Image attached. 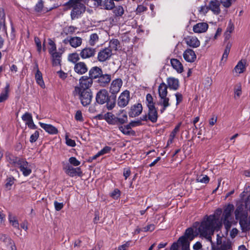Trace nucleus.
Returning <instances> with one entry per match:
<instances>
[{"instance_id":"20e7f679","label":"nucleus","mask_w":250,"mask_h":250,"mask_svg":"<svg viewBox=\"0 0 250 250\" xmlns=\"http://www.w3.org/2000/svg\"><path fill=\"white\" fill-rule=\"evenodd\" d=\"M233 210V206L229 205L225 209L221 219L227 231L230 229L233 223H234L231 214ZM235 223H236L235 222Z\"/></svg>"},{"instance_id":"c756f323","label":"nucleus","mask_w":250,"mask_h":250,"mask_svg":"<svg viewBox=\"0 0 250 250\" xmlns=\"http://www.w3.org/2000/svg\"><path fill=\"white\" fill-rule=\"evenodd\" d=\"M186 42L188 45L193 48L197 47L200 44V41L195 37H188L186 38Z\"/></svg>"},{"instance_id":"39448f33","label":"nucleus","mask_w":250,"mask_h":250,"mask_svg":"<svg viewBox=\"0 0 250 250\" xmlns=\"http://www.w3.org/2000/svg\"><path fill=\"white\" fill-rule=\"evenodd\" d=\"M210 244L211 250H232L231 242L224 239L219 234L217 235L216 244H215L212 241Z\"/></svg>"},{"instance_id":"774afa93","label":"nucleus","mask_w":250,"mask_h":250,"mask_svg":"<svg viewBox=\"0 0 250 250\" xmlns=\"http://www.w3.org/2000/svg\"><path fill=\"white\" fill-rule=\"evenodd\" d=\"M54 204L55 208L57 211H60L63 207V204L62 203H59L56 201H54Z\"/></svg>"},{"instance_id":"4468645a","label":"nucleus","mask_w":250,"mask_h":250,"mask_svg":"<svg viewBox=\"0 0 250 250\" xmlns=\"http://www.w3.org/2000/svg\"><path fill=\"white\" fill-rule=\"evenodd\" d=\"M96 50L95 48L91 47H85L83 49L80 53V56L83 59H89L95 56Z\"/></svg>"},{"instance_id":"412c9836","label":"nucleus","mask_w":250,"mask_h":250,"mask_svg":"<svg viewBox=\"0 0 250 250\" xmlns=\"http://www.w3.org/2000/svg\"><path fill=\"white\" fill-rule=\"evenodd\" d=\"M158 104L162 106L160 110L161 113H163L167 107L170 106L169 99L167 96L160 97Z\"/></svg>"},{"instance_id":"72a5a7b5","label":"nucleus","mask_w":250,"mask_h":250,"mask_svg":"<svg viewBox=\"0 0 250 250\" xmlns=\"http://www.w3.org/2000/svg\"><path fill=\"white\" fill-rule=\"evenodd\" d=\"M158 93L160 97L167 96V86L164 83H160L158 87Z\"/></svg>"},{"instance_id":"c9c22d12","label":"nucleus","mask_w":250,"mask_h":250,"mask_svg":"<svg viewBox=\"0 0 250 250\" xmlns=\"http://www.w3.org/2000/svg\"><path fill=\"white\" fill-rule=\"evenodd\" d=\"M120 42L117 39H112L109 42V46L107 48L111 49V52L113 51H117L119 48Z\"/></svg>"},{"instance_id":"9b49d317","label":"nucleus","mask_w":250,"mask_h":250,"mask_svg":"<svg viewBox=\"0 0 250 250\" xmlns=\"http://www.w3.org/2000/svg\"><path fill=\"white\" fill-rule=\"evenodd\" d=\"M129 99V91L127 90H125L120 94L118 98L117 102L118 106L121 107L126 106L128 104Z\"/></svg>"},{"instance_id":"c03bdc74","label":"nucleus","mask_w":250,"mask_h":250,"mask_svg":"<svg viewBox=\"0 0 250 250\" xmlns=\"http://www.w3.org/2000/svg\"><path fill=\"white\" fill-rule=\"evenodd\" d=\"M6 157L7 160L9 162V163L14 165L15 167L18 163V161L21 159L20 158L15 157L10 154H6Z\"/></svg>"},{"instance_id":"f03ea898","label":"nucleus","mask_w":250,"mask_h":250,"mask_svg":"<svg viewBox=\"0 0 250 250\" xmlns=\"http://www.w3.org/2000/svg\"><path fill=\"white\" fill-rule=\"evenodd\" d=\"M235 216L239 220V224L243 231L250 229V216H248V212L244 210L242 206H238L235 210Z\"/></svg>"},{"instance_id":"8fccbe9b","label":"nucleus","mask_w":250,"mask_h":250,"mask_svg":"<svg viewBox=\"0 0 250 250\" xmlns=\"http://www.w3.org/2000/svg\"><path fill=\"white\" fill-rule=\"evenodd\" d=\"M10 224L15 228L19 229V224L16 217L12 214H9L8 217Z\"/></svg>"},{"instance_id":"680f3d73","label":"nucleus","mask_w":250,"mask_h":250,"mask_svg":"<svg viewBox=\"0 0 250 250\" xmlns=\"http://www.w3.org/2000/svg\"><path fill=\"white\" fill-rule=\"evenodd\" d=\"M39 136V132L38 131H36L30 137V142L34 143L37 141Z\"/></svg>"},{"instance_id":"1a4fd4ad","label":"nucleus","mask_w":250,"mask_h":250,"mask_svg":"<svg viewBox=\"0 0 250 250\" xmlns=\"http://www.w3.org/2000/svg\"><path fill=\"white\" fill-rule=\"evenodd\" d=\"M113 53L111 52V49L105 47L100 50L97 55V59L100 62H104L109 60L112 56Z\"/></svg>"},{"instance_id":"864d4df0","label":"nucleus","mask_w":250,"mask_h":250,"mask_svg":"<svg viewBox=\"0 0 250 250\" xmlns=\"http://www.w3.org/2000/svg\"><path fill=\"white\" fill-rule=\"evenodd\" d=\"M146 102L148 108L153 107L155 106L153 103V97L150 94H147L146 96Z\"/></svg>"},{"instance_id":"37998d69","label":"nucleus","mask_w":250,"mask_h":250,"mask_svg":"<svg viewBox=\"0 0 250 250\" xmlns=\"http://www.w3.org/2000/svg\"><path fill=\"white\" fill-rule=\"evenodd\" d=\"M114 6V3L112 0H105L102 5L103 8L106 10H112Z\"/></svg>"},{"instance_id":"dca6fc26","label":"nucleus","mask_w":250,"mask_h":250,"mask_svg":"<svg viewBox=\"0 0 250 250\" xmlns=\"http://www.w3.org/2000/svg\"><path fill=\"white\" fill-rule=\"evenodd\" d=\"M21 119L25 122V125L30 129H35L37 128L36 125L33 122L32 115L30 113L26 112L22 116Z\"/></svg>"},{"instance_id":"ea45409f","label":"nucleus","mask_w":250,"mask_h":250,"mask_svg":"<svg viewBox=\"0 0 250 250\" xmlns=\"http://www.w3.org/2000/svg\"><path fill=\"white\" fill-rule=\"evenodd\" d=\"M15 179L12 177L10 176L8 177L5 181L4 187L7 190H10L11 189L12 186L14 185L15 181Z\"/></svg>"},{"instance_id":"13d9d810","label":"nucleus","mask_w":250,"mask_h":250,"mask_svg":"<svg viewBox=\"0 0 250 250\" xmlns=\"http://www.w3.org/2000/svg\"><path fill=\"white\" fill-rule=\"evenodd\" d=\"M234 26L233 24L231 23V21H229L227 29V31L226 32V38L229 37V36H230V34L232 32Z\"/></svg>"},{"instance_id":"f3484780","label":"nucleus","mask_w":250,"mask_h":250,"mask_svg":"<svg viewBox=\"0 0 250 250\" xmlns=\"http://www.w3.org/2000/svg\"><path fill=\"white\" fill-rule=\"evenodd\" d=\"M184 59L189 62H193L196 59V55L193 50L191 49L186 50L183 53Z\"/></svg>"},{"instance_id":"f257e3e1","label":"nucleus","mask_w":250,"mask_h":250,"mask_svg":"<svg viewBox=\"0 0 250 250\" xmlns=\"http://www.w3.org/2000/svg\"><path fill=\"white\" fill-rule=\"evenodd\" d=\"M222 223L219 221V217L215 214L206 216L200 223L195 222L194 227L198 230L200 237L205 238L208 241L212 243V235L214 230L219 228Z\"/></svg>"},{"instance_id":"2f4dec72","label":"nucleus","mask_w":250,"mask_h":250,"mask_svg":"<svg viewBox=\"0 0 250 250\" xmlns=\"http://www.w3.org/2000/svg\"><path fill=\"white\" fill-rule=\"evenodd\" d=\"M82 39L79 37H71L70 46L73 48H77L81 45Z\"/></svg>"},{"instance_id":"7c9ffc66","label":"nucleus","mask_w":250,"mask_h":250,"mask_svg":"<svg viewBox=\"0 0 250 250\" xmlns=\"http://www.w3.org/2000/svg\"><path fill=\"white\" fill-rule=\"evenodd\" d=\"M51 55L53 65L58 66L60 65L61 61V53L58 52H55V53Z\"/></svg>"},{"instance_id":"473e14b6","label":"nucleus","mask_w":250,"mask_h":250,"mask_svg":"<svg viewBox=\"0 0 250 250\" xmlns=\"http://www.w3.org/2000/svg\"><path fill=\"white\" fill-rule=\"evenodd\" d=\"M35 80L37 83L42 88H45V84L42 79L41 72L38 69L35 74Z\"/></svg>"},{"instance_id":"79ce46f5","label":"nucleus","mask_w":250,"mask_h":250,"mask_svg":"<svg viewBox=\"0 0 250 250\" xmlns=\"http://www.w3.org/2000/svg\"><path fill=\"white\" fill-rule=\"evenodd\" d=\"M99 41V36L96 33H93L90 35L88 41L90 46H94Z\"/></svg>"},{"instance_id":"bb28decb","label":"nucleus","mask_w":250,"mask_h":250,"mask_svg":"<svg viewBox=\"0 0 250 250\" xmlns=\"http://www.w3.org/2000/svg\"><path fill=\"white\" fill-rule=\"evenodd\" d=\"M167 83L170 89L176 90L179 87V82L177 79L173 77H170L167 79Z\"/></svg>"},{"instance_id":"052dcab7","label":"nucleus","mask_w":250,"mask_h":250,"mask_svg":"<svg viewBox=\"0 0 250 250\" xmlns=\"http://www.w3.org/2000/svg\"><path fill=\"white\" fill-rule=\"evenodd\" d=\"M107 121L111 124H114V115L111 113H107L105 115Z\"/></svg>"},{"instance_id":"a19ab883","label":"nucleus","mask_w":250,"mask_h":250,"mask_svg":"<svg viewBox=\"0 0 250 250\" xmlns=\"http://www.w3.org/2000/svg\"><path fill=\"white\" fill-rule=\"evenodd\" d=\"M9 89V84L7 83L4 88V91L2 92L0 94V102H3L8 98Z\"/></svg>"},{"instance_id":"09e8293b","label":"nucleus","mask_w":250,"mask_h":250,"mask_svg":"<svg viewBox=\"0 0 250 250\" xmlns=\"http://www.w3.org/2000/svg\"><path fill=\"white\" fill-rule=\"evenodd\" d=\"M234 92V98H239L242 94V86L240 83H238L235 85Z\"/></svg>"},{"instance_id":"69168bd1","label":"nucleus","mask_w":250,"mask_h":250,"mask_svg":"<svg viewBox=\"0 0 250 250\" xmlns=\"http://www.w3.org/2000/svg\"><path fill=\"white\" fill-rule=\"evenodd\" d=\"M222 4L226 8L229 7L233 2L232 0H220Z\"/></svg>"},{"instance_id":"603ef678","label":"nucleus","mask_w":250,"mask_h":250,"mask_svg":"<svg viewBox=\"0 0 250 250\" xmlns=\"http://www.w3.org/2000/svg\"><path fill=\"white\" fill-rule=\"evenodd\" d=\"M106 107L108 110L112 109L115 106L116 104V97H113L111 99L109 98V100L106 102Z\"/></svg>"},{"instance_id":"4c0bfd02","label":"nucleus","mask_w":250,"mask_h":250,"mask_svg":"<svg viewBox=\"0 0 250 250\" xmlns=\"http://www.w3.org/2000/svg\"><path fill=\"white\" fill-rule=\"evenodd\" d=\"M178 242L182 245V250H190L189 243L188 240H186L184 237H180Z\"/></svg>"},{"instance_id":"e433bc0d","label":"nucleus","mask_w":250,"mask_h":250,"mask_svg":"<svg viewBox=\"0 0 250 250\" xmlns=\"http://www.w3.org/2000/svg\"><path fill=\"white\" fill-rule=\"evenodd\" d=\"M186 240H192L194 238V230L192 228H189L186 230L185 235L183 236Z\"/></svg>"},{"instance_id":"4d7b16f0","label":"nucleus","mask_w":250,"mask_h":250,"mask_svg":"<svg viewBox=\"0 0 250 250\" xmlns=\"http://www.w3.org/2000/svg\"><path fill=\"white\" fill-rule=\"evenodd\" d=\"M155 229V226L153 224H148L146 226L143 227L144 232L153 231Z\"/></svg>"},{"instance_id":"4be33fe9","label":"nucleus","mask_w":250,"mask_h":250,"mask_svg":"<svg viewBox=\"0 0 250 250\" xmlns=\"http://www.w3.org/2000/svg\"><path fill=\"white\" fill-rule=\"evenodd\" d=\"M75 71L79 74L82 75L86 73L88 70V68L84 62H77L74 66Z\"/></svg>"},{"instance_id":"6ab92c4d","label":"nucleus","mask_w":250,"mask_h":250,"mask_svg":"<svg viewBox=\"0 0 250 250\" xmlns=\"http://www.w3.org/2000/svg\"><path fill=\"white\" fill-rule=\"evenodd\" d=\"M39 124L42 128L50 134L54 135L57 134L58 133V129L52 125L44 124L41 122H40Z\"/></svg>"},{"instance_id":"9d476101","label":"nucleus","mask_w":250,"mask_h":250,"mask_svg":"<svg viewBox=\"0 0 250 250\" xmlns=\"http://www.w3.org/2000/svg\"><path fill=\"white\" fill-rule=\"evenodd\" d=\"M109 97L108 92L106 89H101L96 94V101L98 104H103L108 101Z\"/></svg>"},{"instance_id":"f8f14e48","label":"nucleus","mask_w":250,"mask_h":250,"mask_svg":"<svg viewBox=\"0 0 250 250\" xmlns=\"http://www.w3.org/2000/svg\"><path fill=\"white\" fill-rule=\"evenodd\" d=\"M93 83V81L89 77L82 76L79 80V85L76 86L75 88H80L84 90H90L89 88L91 87Z\"/></svg>"},{"instance_id":"58836bf2","label":"nucleus","mask_w":250,"mask_h":250,"mask_svg":"<svg viewBox=\"0 0 250 250\" xmlns=\"http://www.w3.org/2000/svg\"><path fill=\"white\" fill-rule=\"evenodd\" d=\"M112 10L114 15L116 17H121L124 13V10L122 6H114Z\"/></svg>"},{"instance_id":"a211bd4d","label":"nucleus","mask_w":250,"mask_h":250,"mask_svg":"<svg viewBox=\"0 0 250 250\" xmlns=\"http://www.w3.org/2000/svg\"><path fill=\"white\" fill-rule=\"evenodd\" d=\"M127 122V116L124 110H121L117 114V117L114 118V124L119 123L124 124Z\"/></svg>"},{"instance_id":"338daca9","label":"nucleus","mask_w":250,"mask_h":250,"mask_svg":"<svg viewBox=\"0 0 250 250\" xmlns=\"http://www.w3.org/2000/svg\"><path fill=\"white\" fill-rule=\"evenodd\" d=\"M43 1L41 0L36 4L35 6V10L38 12H41L43 8Z\"/></svg>"},{"instance_id":"6e6d98bb","label":"nucleus","mask_w":250,"mask_h":250,"mask_svg":"<svg viewBox=\"0 0 250 250\" xmlns=\"http://www.w3.org/2000/svg\"><path fill=\"white\" fill-rule=\"evenodd\" d=\"M68 161L70 164L75 167H77L81 164L80 161L77 160L75 157H71L69 158Z\"/></svg>"},{"instance_id":"423d86ee","label":"nucleus","mask_w":250,"mask_h":250,"mask_svg":"<svg viewBox=\"0 0 250 250\" xmlns=\"http://www.w3.org/2000/svg\"><path fill=\"white\" fill-rule=\"evenodd\" d=\"M66 4L73 7L70 14L72 20L79 18L81 14L85 11V6L81 2L68 3L67 2Z\"/></svg>"},{"instance_id":"cd10ccee","label":"nucleus","mask_w":250,"mask_h":250,"mask_svg":"<svg viewBox=\"0 0 250 250\" xmlns=\"http://www.w3.org/2000/svg\"><path fill=\"white\" fill-rule=\"evenodd\" d=\"M171 66L178 73H181L184 71L182 63L176 59H171L170 60Z\"/></svg>"},{"instance_id":"2eb2a0df","label":"nucleus","mask_w":250,"mask_h":250,"mask_svg":"<svg viewBox=\"0 0 250 250\" xmlns=\"http://www.w3.org/2000/svg\"><path fill=\"white\" fill-rule=\"evenodd\" d=\"M143 107L141 104L138 103L131 106L128 112L129 117L133 118L139 116L142 112Z\"/></svg>"},{"instance_id":"b1692460","label":"nucleus","mask_w":250,"mask_h":250,"mask_svg":"<svg viewBox=\"0 0 250 250\" xmlns=\"http://www.w3.org/2000/svg\"><path fill=\"white\" fill-rule=\"evenodd\" d=\"M102 73V70L97 66H94L91 68L89 71V78L93 79L99 78Z\"/></svg>"},{"instance_id":"de8ad7c7","label":"nucleus","mask_w":250,"mask_h":250,"mask_svg":"<svg viewBox=\"0 0 250 250\" xmlns=\"http://www.w3.org/2000/svg\"><path fill=\"white\" fill-rule=\"evenodd\" d=\"M68 60L69 62L76 64L80 60L79 55L77 53L70 54L68 56Z\"/></svg>"},{"instance_id":"c85d7f7f","label":"nucleus","mask_w":250,"mask_h":250,"mask_svg":"<svg viewBox=\"0 0 250 250\" xmlns=\"http://www.w3.org/2000/svg\"><path fill=\"white\" fill-rule=\"evenodd\" d=\"M148 108V119L152 123H156L158 119V112L155 106Z\"/></svg>"},{"instance_id":"5fc2aeb1","label":"nucleus","mask_w":250,"mask_h":250,"mask_svg":"<svg viewBox=\"0 0 250 250\" xmlns=\"http://www.w3.org/2000/svg\"><path fill=\"white\" fill-rule=\"evenodd\" d=\"M49 45L50 47L49 48V53L51 54L56 51V46L55 42L51 40H49Z\"/></svg>"},{"instance_id":"7ed1b4c3","label":"nucleus","mask_w":250,"mask_h":250,"mask_svg":"<svg viewBox=\"0 0 250 250\" xmlns=\"http://www.w3.org/2000/svg\"><path fill=\"white\" fill-rule=\"evenodd\" d=\"M73 95L75 97H78L82 104L84 106H87L91 103L93 97L91 90H84L80 88H75Z\"/></svg>"},{"instance_id":"a878e982","label":"nucleus","mask_w":250,"mask_h":250,"mask_svg":"<svg viewBox=\"0 0 250 250\" xmlns=\"http://www.w3.org/2000/svg\"><path fill=\"white\" fill-rule=\"evenodd\" d=\"M247 62L245 60H241L238 62L237 65L234 68L233 71L236 73H243L246 69Z\"/></svg>"},{"instance_id":"a18cd8bd","label":"nucleus","mask_w":250,"mask_h":250,"mask_svg":"<svg viewBox=\"0 0 250 250\" xmlns=\"http://www.w3.org/2000/svg\"><path fill=\"white\" fill-rule=\"evenodd\" d=\"M209 178L206 175H197L196 178L197 182H200L204 184H207L209 182Z\"/></svg>"},{"instance_id":"aec40b11","label":"nucleus","mask_w":250,"mask_h":250,"mask_svg":"<svg viewBox=\"0 0 250 250\" xmlns=\"http://www.w3.org/2000/svg\"><path fill=\"white\" fill-rule=\"evenodd\" d=\"M208 28V25L206 22L196 23L193 27V31L196 33H202L206 32Z\"/></svg>"},{"instance_id":"49530a36","label":"nucleus","mask_w":250,"mask_h":250,"mask_svg":"<svg viewBox=\"0 0 250 250\" xmlns=\"http://www.w3.org/2000/svg\"><path fill=\"white\" fill-rule=\"evenodd\" d=\"M119 129L125 135H129L132 132L134 133V132L129 128V125H126L125 126H120L119 127Z\"/></svg>"},{"instance_id":"e2e57ef3","label":"nucleus","mask_w":250,"mask_h":250,"mask_svg":"<svg viewBox=\"0 0 250 250\" xmlns=\"http://www.w3.org/2000/svg\"><path fill=\"white\" fill-rule=\"evenodd\" d=\"M66 144L70 146L74 147L76 146V143L74 140L68 138L67 136H65Z\"/></svg>"},{"instance_id":"0e129e2a","label":"nucleus","mask_w":250,"mask_h":250,"mask_svg":"<svg viewBox=\"0 0 250 250\" xmlns=\"http://www.w3.org/2000/svg\"><path fill=\"white\" fill-rule=\"evenodd\" d=\"M75 119L77 121L83 122V121L81 111L78 110L75 115Z\"/></svg>"},{"instance_id":"393cba45","label":"nucleus","mask_w":250,"mask_h":250,"mask_svg":"<svg viewBox=\"0 0 250 250\" xmlns=\"http://www.w3.org/2000/svg\"><path fill=\"white\" fill-rule=\"evenodd\" d=\"M208 8L214 14L218 15L220 13V3L217 0L210 1L208 5Z\"/></svg>"},{"instance_id":"5701e85b","label":"nucleus","mask_w":250,"mask_h":250,"mask_svg":"<svg viewBox=\"0 0 250 250\" xmlns=\"http://www.w3.org/2000/svg\"><path fill=\"white\" fill-rule=\"evenodd\" d=\"M111 81V75L109 74H101L97 80L99 85L102 87L106 86Z\"/></svg>"},{"instance_id":"ddd939ff","label":"nucleus","mask_w":250,"mask_h":250,"mask_svg":"<svg viewBox=\"0 0 250 250\" xmlns=\"http://www.w3.org/2000/svg\"><path fill=\"white\" fill-rule=\"evenodd\" d=\"M122 85L123 81L121 79L114 80L111 83L109 92L112 94H116L120 91Z\"/></svg>"},{"instance_id":"0eeeda50","label":"nucleus","mask_w":250,"mask_h":250,"mask_svg":"<svg viewBox=\"0 0 250 250\" xmlns=\"http://www.w3.org/2000/svg\"><path fill=\"white\" fill-rule=\"evenodd\" d=\"M19 167L24 176H29L32 172L31 165L25 159L21 158L18 162L16 166Z\"/></svg>"},{"instance_id":"3c124183","label":"nucleus","mask_w":250,"mask_h":250,"mask_svg":"<svg viewBox=\"0 0 250 250\" xmlns=\"http://www.w3.org/2000/svg\"><path fill=\"white\" fill-rule=\"evenodd\" d=\"M231 47V44L229 43H227L225 49L224 50V52L223 54L222 57V61H224L225 62L226 61L229 54V53L230 48Z\"/></svg>"},{"instance_id":"6e6552de","label":"nucleus","mask_w":250,"mask_h":250,"mask_svg":"<svg viewBox=\"0 0 250 250\" xmlns=\"http://www.w3.org/2000/svg\"><path fill=\"white\" fill-rule=\"evenodd\" d=\"M63 169L66 174L72 177L76 176H81L82 175V171L80 167L74 168L69 164H67L63 166Z\"/></svg>"},{"instance_id":"bf43d9fd","label":"nucleus","mask_w":250,"mask_h":250,"mask_svg":"<svg viewBox=\"0 0 250 250\" xmlns=\"http://www.w3.org/2000/svg\"><path fill=\"white\" fill-rule=\"evenodd\" d=\"M181 125V123H180L175 127L174 129L172 130V131L171 132L169 135L171 137V138H175L176 134L179 131Z\"/></svg>"},{"instance_id":"f704fd0d","label":"nucleus","mask_w":250,"mask_h":250,"mask_svg":"<svg viewBox=\"0 0 250 250\" xmlns=\"http://www.w3.org/2000/svg\"><path fill=\"white\" fill-rule=\"evenodd\" d=\"M111 150V147L108 146H105L102 149H101L100 151H99L96 154L94 155L92 157V160H95L98 157L100 156L104 155L105 154H107L110 153Z\"/></svg>"}]
</instances>
